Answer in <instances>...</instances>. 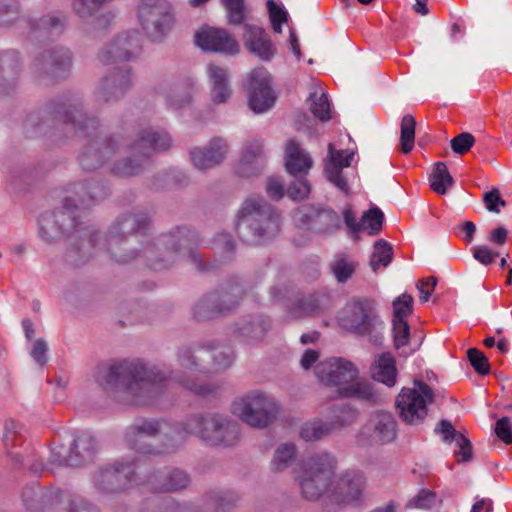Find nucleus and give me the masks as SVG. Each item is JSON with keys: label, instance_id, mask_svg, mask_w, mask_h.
Segmentation results:
<instances>
[{"label": "nucleus", "instance_id": "nucleus-17", "mask_svg": "<svg viewBox=\"0 0 512 512\" xmlns=\"http://www.w3.org/2000/svg\"><path fill=\"white\" fill-rule=\"evenodd\" d=\"M317 378L327 386L337 387L339 390L359 376V370L349 360L343 358H330L320 362L315 369Z\"/></svg>", "mask_w": 512, "mask_h": 512}, {"label": "nucleus", "instance_id": "nucleus-26", "mask_svg": "<svg viewBox=\"0 0 512 512\" xmlns=\"http://www.w3.org/2000/svg\"><path fill=\"white\" fill-rule=\"evenodd\" d=\"M354 155L353 151L335 150L332 143L328 145V156L325 159L324 173L328 181L345 194L349 193L350 187L343 174V169L351 165Z\"/></svg>", "mask_w": 512, "mask_h": 512}, {"label": "nucleus", "instance_id": "nucleus-6", "mask_svg": "<svg viewBox=\"0 0 512 512\" xmlns=\"http://www.w3.org/2000/svg\"><path fill=\"white\" fill-rule=\"evenodd\" d=\"M150 228V218L143 211L132 212L119 216L110 228L108 235L102 236L97 230L98 250L105 249L111 259L126 264L138 257L133 248L134 238L145 236Z\"/></svg>", "mask_w": 512, "mask_h": 512}, {"label": "nucleus", "instance_id": "nucleus-53", "mask_svg": "<svg viewBox=\"0 0 512 512\" xmlns=\"http://www.w3.org/2000/svg\"><path fill=\"white\" fill-rule=\"evenodd\" d=\"M62 496V492L60 490L56 492H50L49 494H39L34 488H29L24 490L22 493L23 502L28 510L37 511L38 508L35 504L37 499H41L42 501H49L51 504L58 502Z\"/></svg>", "mask_w": 512, "mask_h": 512}, {"label": "nucleus", "instance_id": "nucleus-42", "mask_svg": "<svg viewBox=\"0 0 512 512\" xmlns=\"http://www.w3.org/2000/svg\"><path fill=\"white\" fill-rule=\"evenodd\" d=\"M358 411L346 404H335L329 408L328 423L332 431L351 425L357 418Z\"/></svg>", "mask_w": 512, "mask_h": 512}, {"label": "nucleus", "instance_id": "nucleus-28", "mask_svg": "<svg viewBox=\"0 0 512 512\" xmlns=\"http://www.w3.org/2000/svg\"><path fill=\"white\" fill-rule=\"evenodd\" d=\"M35 67L39 73L51 74L54 77H65L71 66L70 51L64 47L45 50L35 59Z\"/></svg>", "mask_w": 512, "mask_h": 512}, {"label": "nucleus", "instance_id": "nucleus-51", "mask_svg": "<svg viewBox=\"0 0 512 512\" xmlns=\"http://www.w3.org/2000/svg\"><path fill=\"white\" fill-rule=\"evenodd\" d=\"M393 257V250L391 245L385 240L381 239L375 242L374 251L370 259V266L374 272L377 271L380 265L386 267L390 264Z\"/></svg>", "mask_w": 512, "mask_h": 512}, {"label": "nucleus", "instance_id": "nucleus-40", "mask_svg": "<svg viewBox=\"0 0 512 512\" xmlns=\"http://www.w3.org/2000/svg\"><path fill=\"white\" fill-rule=\"evenodd\" d=\"M339 396L355 398L373 404L379 400V395L373 384L368 380L359 379V377L350 382L349 385L344 386L342 390H339Z\"/></svg>", "mask_w": 512, "mask_h": 512}, {"label": "nucleus", "instance_id": "nucleus-58", "mask_svg": "<svg viewBox=\"0 0 512 512\" xmlns=\"http://www.w3.org/2000/svg\"><path fill=\"white\" fill-rule=\"evenodd\" d=\"M467 357L470 361V364L479 375H487L490 372L488 358L479 349H468Z\"/></svg>", "mask_w": 512, "mask_h": 512}, {"label": "nucleus", "instance_id": "nucleus-15", "mask_svg": "<svg viewBox=\"0 0 512 512\" xmlns=\"http://www.w3.org/2000/svg\"><path fill=\"white\" fill-rule=\"evenodd\" d=\"M145 471L146 469L143 465L135 462H116L99 470L95 475V486L98 491L104 494H119L131 483L140 485V475H143Z\"/></svg>", "mask_w": 512, "mask_h": 512}, {"label": "nucleus", "instance_id": "nucleus-44", "mask_svg": "<svg viewBox=\"0 0 512 512\" xmlns=\"http://www.w3.org/2000/svg\"><path fill=\"white\" fill-rule=\"evenodd\" d=\"M297 449L292 443H283L279 445L270 463L273 472L279 473L286 470L296 459Z\"/></svg>", "mask_w": 512, "mask_h": 512}, {"label": "nucleus", "instance_id": "nucleus-21", "mask_svg": "<svg viewBox=\"0 0 512 512\" xmlns=\"http://www.w3.org/2000/svg\"><path fill=\"white\" fill-rule=\"evenodd\" d=\"M297 215L301 226L317 234L330 235L341 228L339 214L330 208L308 207Z\"/></svg>", "mask_w": 512, "mask_h": 512}, {"label": "nucleus", "instance_id": "nucleus-13", "mask_svg": "<svg viewBox=\"0 0 512 512\" xmlns=\"http://www.w3.org/2000/svg\"><path fill=\"white\" fill-rule=\"evenodd\" d=\"M140 24L153 41H161L171 31L175 16L167 0H141L138 7Z\"/></svg>", "mask_w": 512, "mask_h": 512}, {"label": "nucleus", "instance_id": "nucleus-37", "mask_svg": "<svg viewBox=\"0 0 512 512\" xmlns=\"http://www.w3.org/2000/svg\"><path fill=\"white\" fill-rule=\"evenodd\" d=\"M207 72L212 84V100L215 103H225L231 96V89L228 86L227 70L215 64H210Z\"/></svg>", "mask_w": 512, "mask_h": 512}, {"label": "nucleus", "instance_id": "nucleus-30", "mask_svg": "<svg viewBox=\"0 0 512 512\" xmlns=\"http://www.w3.org/2000/svg\"><path fill=\"white\" fill-rule=\"evenodd\" d=\"M27 23L29 36L33 39H47L60 35L66 27L65 15H46L41 18H28Z\"/></svg>", "mask_w": 512, "mask_h": 512}, {"label": "nucleus", "instance_id": "nucleus-25", "mask_svg": "<svg viewBox=\"0 0 512 512\" xmlns=\"http://www.w3.org/2000/svg\"><path fill=\"white\" fill-rule=\"evenodd\" d=\"M362 434L372 445H384L393 442L397 436V422L392 413L374 412L362 430Z\"/></svg>", "mask_w": 512, "mask_h": 512}, {"label": "nucleus", "instance_id": "nucleus-36", "mask_svg": "<svg viewBox=\"0 0 512 512\" xmlns=\"http://www.w3.org/2000/svg\"><path fill=\"white\" fill-rule=\"evenodd\" d=\"M126 440L130 449L143 455H156L162 453H171L175 451L174 444H157L151 438L132 435V427L129 426L126 431Z\"/></svg>", "mask_w": 512, "mask_h": 512}, {"label": "nucleus", "instance_id": "nucleus-10", "mask_svg": "<svg viewBox=\"0 0 512 512\" xmlns=\"http://www.w3.org/2000/svg\"><path fill=\"white\" fill-rule=\"evenodd\" d=\"M183 438L195 434L211 445L232 446L239 439L238 424L220 414H197L180 424Z\"/></svg>", "mask_w": 512, "mask_h": 512}, {"label": "nucleus", "instance_id": "nucleus-59", "mask_svg": "<svg viewBox=\"0 0 512 512\" xmlns=\"http://www.w3.org/2000/svg\"><path fill=\"white\" fill-rule=\"evenodd\" d=\"M310 189L308 181L303 176H299L288 186L287 194L295 201L304 200L310 194Z\"/></svg>", "mask_w": 512, "mask_h": 512}, {"label": "nucleus", "instance_id": "nucleus-4", "mask_svg": "<svg viewBox=\"0 0 512 512\" xmlns=\"http://www.w3.org/2000/svg\"><path fill=\"white\" fill-rule=\"evenodd\" d=\"M337 460L328 452H319L301 461L296 481L302 496L316 501L325 496L336 504H358L362 501L366 487V478L361 471L346 470L332 476Z\"/></svg>", "mask_w": 512, "mask_h": 512}, {"label": "nucleus", "instance_id": "nucleus-46", "mask_svg": "<svg viewBox=\"0 0 512 512\" xmlns=\"http://www.w3.org/2000/svg\"><path fill=\"white\" fill-rule=\"evenodd\" d=\"M328 421L315 419L303 424L300 430V437L305 441H317L332 433Z\"/></svg>", "mask_w": 512, "mask_h": 512}, {"label": "nucleus", "instance_id": "nucleus-43", "mask_svg": "<svg viewBox=\"0 0 512 512\" xmlns=\"http://www.w3.org/2000/svg\"><path fill=\"white\" fill-rule=\"evenodd\" d=\"M429 181L431 189L439 195L446 194L447 190L454 184V179L444 162L434 164Z\"/></svg>", "mask_w": 512, "mask_h": 512}, {"label": "nucleus", "instance_id": "nucleus-8", "mask_svg": "<svg viewBox=\"0 0 512 512\" xmlns=\"http://www.w3.org/2000/svg\"><path fill=\"white\" fill-rule=\"evenodd\" d=\"M342 327L361 336H366L375 345H381L385 324L377 311L376 301L368 298H352L341 312Z\"/></svg>", "mask_w": 512, "mask_h": 512}, {"label": "nucleus", "instance_id": "nucleus-64", "mask_svg": "<svg viewBox=\"0 0 512 512\" xmlns=\"http://www.w3.org/2000/svg\"><path fill=\"white\" fill-rule=\"evenodd\" d=\"M68 512H100L99 509L88 503L83 497L75 496L68 502Z\"/></svg>", "mask_w": 512, "mask_h": 512}, {"label": "nucleus", "instance_id": "nucleus-12", "mask_svg": "<svg viewBox=\"0 0 512 512\" xmlns=\"http://www.w3.org/2000/svg\"><path fill=\"white\" fill-rule=\"evenodd\" d=\"M434 399V391L428 384L414 380V387H404L396 398L400 418L409 425L421 424L428 414L427 405Z\"/></svg>", "mask_w": 512, "mask_h": 512}, {"label": "nucleus", "instance_id": "nucleus-60", "mask_svg": "<svg viewBox=\"0 0 512 512\" xmlns=\"http://www.w3.org/2000/svg\"><path fill=\"white\" fill-rule=\"evenodd\" d=\"M393 338L396 349H400L409 343L410 327L407 321H392Z\"/></svg>", "mask_w": 512, "mask_h": 512}, {"label": "nucleus", "instance_id": "nucleus-38", "mask_svg": "<svg viewBox=\"0 0 512 512\" xmlns=\"http://www.w3.org/2000/svg\"><path fill=\"white\" fill-rule=\"evenodd\" d=\"M212 296L216 304H226L229 300H234L230 307L225 309V314L233 311L239 305L245 291L242 283L238 279H230L221 286L212 291Z\"/></svg>", "mask_w": 512, "mask_h": 512}, {"label": "nucleus", "instance_id": "nucleus-9", "mask_svg": "<svg viewBox=\"0 0 512 512\" xmlns=\"http://www.w3.org/2000/svg\"><path fill=\"white\" fill-rule=\"evenodd\" d=\"M239 500L232 490L211 489L201 500V504H180L172 498L153 497L142 505L143 512H228Z\"/></svg>", "mask_w": 512, "mask_h": 512}, {"label": "nucleus", "instance_id": "nucleus-3", "mask_svg": "<svg viewBox=\"0 0 512 512\" xmlns=\"http://www.w3.org/2000/svg\"><path fill=\"white\" fill-rule=\"evenodd\" d=\"M70 195L63 206L52 212L64 234H68L64 262L74 268L85 265L95 254L98 243L97 230L79 221L80 210H86L104 200L109 188L94 179L70 186Z\"/></svg>", "mask_w": 512, "mask_h": 512}, {"label": "nucleus", "instance_id": "nucleus-54", "mask_svg": "<svg viewBox=\"0 0 512 512\" xmlns=\"http://www.w3.org/2000/svg\"><path fill=\"white\" fill-rule=\"evenodd\" d=\"M392 305V321H407L408 316L413 311V297L407 293H403L393 301Z\"/></svg>", "mask_w": 512, "mask_h": 512}, {"label": "nucleus", "instance_id": "nucleus-50", "mask_svg": "<svg viewBox=\"0 0 512 512\" xmlns=\"http://www.w3.org/2000/svg\"><path fill=\"white\" fill-rule=\"evenodd\" d=\"M357 263L346 256L337 257L330 263V270L339 283H346L355 273Z\"/></svg>", "mask_w": 512, "mask_h": 512}, {"label": "nucleus", "instance_id": "nucleus-56", "mask_svg": "<svg viewBox=\"0 0 512 512\" xmlns=\"http://www.w3.org/2000/svg\"><path fill=\"white\" fill-rule=\"evenodd\" d=\"M213 248L224 254L225 261H230L235 250V243L229 233L222 232L213 239Z\"/></svg>", "mask_w": 512, "mask_h": 512}, {"label": "nucleus", "instance_id": "nucleus-14", "mask_svg": "<svg viewBox=\"0 0 512 512\" xmlns=\"http://www.w3.org/2000/svg\"><path fill=\"white\" fill-rule=\"evenodd\" d=\"M50 462L58 466H82L93 460L96 453V440L88 431L77 433L69 446L53 442Z\"/></svg>", "mask_w": 512, "mask_h": 512}, {"label": "nucleus", "instance_id": "nucleus-1", "mask_svg": "<svg viewBox=\"0 0 512 512\" xmlns=\"http://www.w3.org/2000/svg\"><path fill=\"white\" fill-rule=\"evenodd\" d=\"M99 120L88 117L76 101L68 98L50 103L39 114H30L26 128H35L36 134H48L51 129H62L67 135L88 138L79 154V163L86 171H94L105 164L119 177L138 174L146 158L171 146V137L164 130L152 127L130 134L113 133L99 136Z\"/></svg>", "mask_w": 512, "mask_h": 512}, {"label": "nucleus", "instance_id": "nucleus-16", "mask_svg": "<svg viewBox=\"0 0 512 512\" xmlns=\"http://www.w3.org/2000/svg\"><path fill=\"white\" fill-rule=\"evenodd\" d=\"M133 85V76L128 65L110 69L101 79L94 95L97 103H113L122 98Z\"/></svg>", "mask_w": 512, "mask_h": 512}, {"label": "nucleus", "instance_id": "nucleus-11", "mask_svg": "<svg viewBox=\"0 0 512 512\" xmlns=\"http://www.w3.org/2000/svg\"><path fill=\"white\" fill-rule=\"evenodd\" d=\"M231 410L248 425L265 428L277 418L280 407L274 397L255 389L237 397L232 402Z\"/></svg>", "mask_w": 512, "mask_h": 512}, {"label": "nucleus", "instance_id": "nucleus-61", "mask_svg": "<svg viewBox=\"0 0 512 512\" xmlns=\"http://www.w3.org/2000/svg\"><path fill=\"white\" fill-rule=\"evenodd\" d=\"M474 142L475 138L472 134L462 132L450 141V145L454 153L464 155L472 148Z\"/></svg>", "mask_w": 512, "mask_h": 512}, {"label": "nucleus", "instance_id": "nucleus-19", "mask_svg": "<svg viewBox=\"0 0 512 512\" xmlns=\"http://www.w3.org/2000/svg\"><path fill=\"white\" fill-rule=\"evenodd\" d=\"M249 106L255 113L269 110L276 96L271 88L270 75L264 68L252 70L248 77Z\"/></svg>", "mask_w": 512, "mask_h": 512}, {"label": "nucleus", "instance_id": "nucleus-31", "mask_svg": "<svg viewBox=\"0 0 512 512\" xmlns=\"http://www.w3.org/2000/svg\"><path fill=\"white\" fill-rule=\"evenodd\" d=\"M270 328V322L262 315H253L236 323L233 335L248 344L262 340Z\"/></svg>", "mask_w": 512, "mask_h": 512}, {"label": "nucleus", "instance_id": "nucleus-62", "mask_svg": "<svg viewBox=\"0 0 512 512\" xmlns=\"http://www.w3.org/2000/svg\"><path fill=\"white\" fill-rule=\"evenodd\" d=\"M494 432L506 445L512 444V420L509 417L500 418L495 424Z\"/></svg>", "mask_w": 512, "mask_h": 512}, {"label": "nucleus", "instance_id": "nucleus-52", "mask_svg": "<svg viewBox=\"0 0 512 512\" xmlns=\"http://www.w3.org/2000/svg\"><path fill=\"white\" fill-rule=\"evenodd\" d=\"M310 111L322 122H326L331 118L330 102L326 94L317 92L311 93L309 97Z\"/></svg>", "mask_w": 512, "mask_h": 512}, {"label": "nucleus", "instance_id": "nucleus-22", "mask_svg": "<svg viewBox=\"0 0 512 512\" xmlns=\"http://www.w3.org/2000/svg\"><path fill=\"white\" fill-rule=\"evenodd\" d=\"M132 435L142 437V435L152 440L161 442V444H174L175 449L183 441L180 424L170 426L168 423L159 420L143 419L131 425Z\"/></svg>", "mask_w": 512, "mask_h": 512}, {"label": "nucleus", "instance_id": "nucleus-5", "mask_svg": "<svg viewBox=\"0 0 512 512\" xmlns=\"http://www.w3.org/2000/svg\"><path fill=\"white\" fill-rule=\"evenodd\" d=\"M198 233L187 227H177L169 233L147 243L142 251L146 265L155 271L168 269L181 262H191L201 272L212 271L218 267L215 261L205 262L198 251Z\"/></svg>", "mask_w": 512, "mask_h": 512}, {"label": "nucleus", "instance_id": "nucleus-49", "mask_svg": "<svg viewBox=\"0 0 512 512\" xmlns=\"http://www.w3.org/2000/svg\"><path fill=\"white\" fill-rule=\"evenodd\" d=\"M39 234L40 237L47 241L52 242L54 240L59 239L64 232L57 225V220L53 213H44L39 218Z\"/></svg>", "mask_w": 512, "mask_h": 512}, {"label": "nucleus", "instance_id": "nucleus-34", "mask_svg": "<svg viewBox=\"0 0 512 512\" xmlns=\"http://www.w3.org/2000/svg\"><path fill=\"white\" fill-rule=\"evenodd\" d=\"M312 158L305 153L295 140H289L286 145L285 166L287 171L297 177L305 176L312 167Z\"/></svg>", "mask_w": 512, "mask_h": 512}, {"label": "nucleus", "instance_id": "nucleus-29", "mask_svg": "<svg viewBox=\"0 0 512 512\" xmlns=\"http://www.w3.org/2000/svg\"><path fill=\"white\" fill-rule=\"evenodd\" d=\"M243 41L247 50L263 61H270L276 53L268 33L257 25H244Z\"/></svg>", "mask_w": 512, "mask_h": 512}, {"label": "nucleus", "instance_id": "nucleus-18", "mask_svg": "<svg viewBox=\"0 0 512 512\" xmlns=\"http://www.w3.org/2000/svg\"><path fill=\"white\" fill-rule=\"evenodd\" d=\"M189 483L188 473L178 467H164L148 475H143L139 480L140 485H144L156 493L178 492L186 489Z\"/></svg>", "mask_w": 512, "mask_h": 512}, {"label": "nucleus", "instance_id": "nucleus-45", "mask_svg": "<svg viewBox=\"0 0 512 512\" xmlns=\"http://www.w3.org/2000/svg\"><path fill=\"white\" fill-rule=\"evenodd\" d=\"M320 301L316 294L302 295L293 301L289 307L290 313L301 318L317 313L319 311Z\"/></svg>", "mask_w": 512, "mask_h": 512}, {"label": "nucleus", "instance_id": "nucleus-47", "mask_svg": "<svg viewBox=\"0 0 512 512\" xmlns=\"http://www.w3.org/2000/svg\"><path fill=\"white\" fill-rule=\"evenodd\" d=\"M416 120L410 115L403 116L400 127V150L404 154L412 151L415 142Z\"/></svg>", "mask_w": 512, "mask_h": 512}, {"label": "nucleus", "instance_id": "nucleus-41", "mask_svg": "<svg viewBox=\"0 0 512 512\" xmlns=\"http://www.w3.org/2000/svg\"><path fill=\"white\" fill-rule=\"evenodd\" d=\"M212 293L204 295L193 307V318L197 321H206L213 319L219 315L225 314V309L230 307L234 300L227 301L226 304H216Z\"/></svg>", "mask_w": 512, "mask_h": 512}, {"label": "nucleus", "instance_id": "nucleus-35", "mask_svg": "<svg viewBox=\"0 0 512 512\" xmlns=\"http://www.w3.org/2000/svg\"><path fill=\"white\" fill-rule=\"evenodd\" d=\"M25 441L24 427L19 422L8 420L4 425L3 445L6 453L11 456L12 460L17 464H21L23 459L18 451H14L20 447Z\"/></svg>", "mask_w": 512, "mask_h": 512}, {"label": "nucleus", "instance_id": "nucleus-63", "mask_svg": "<svg viewBox=\"0 0 512 512\" xmlns=\"http://www.w3.org/2000/svg\"><path fill=\"white\" fill-rule=\"evenodd\" d=\"M436 501V494L430 490L422 489L408 504L409 507L420 509L431 508Z\"/></svg>", "mask_w": 512, "mask_h": 512}, {"label": "nucleus", "instance_id": "nucleus-20", "mask_svg": "<svg viewBox=\"0 0 512 512\" xmlns=\"http://www.w3.org/2000/svg\"><path fill=\"white\" fill-rule=\"evenodd\" d=\"M195 44L204 51L236 55L240 51L237 40L225 29L202 27L195 34Z\"/></svg>", "mask_w": 512, "mask_h": 512}, {"label": "nucleus", "instance_id": "nucleus-39", "mask_svg": "<svg viewBox=\"0 0 512 512\" xmlns=\"http://www.w3.org/2000/svg\"><path fill=\"white\" fill-rule=\"evenodd\" d=\"M372 374L374 380L385 384L388 387H393L396 384L397 369L394 357L386 352L382 353L375 360Z\"/></svg>", "mask_w": 512, "mask_h": 512}, {"label": "nucleus", "instance_id": "nucleus-48", "mask_svg": "<svg viewBox=\"0 0 512 512\" xmlns=\"http://www.w3.org/2000/svg\"><path fill=\"white\" fill-rule=\"evenodd\" d=\"M384 214L378 207H373L364 212L360 219V231H365L371 236L378 235L382 230Z\"/></svg>", "mask_w": 512, "mask_h": 512}, {"label": "nucleus", "instance_id": "nucleus-23", "mask_svg": "<svg viewBox=\"0 0 512 512\" xmlns=\"http://www.w3.org/2000/svg\"><path fill=\"white\" fill-rule=\"evenodd\" d=\"M156 91L166 98L167 107L178 110L189 105L195 91V82L191 77L163 79L156 86Z\"/></svg>", "mask_w": 512, "mask_h": 512}, {"label": "nucleus", "instance_id": "nucleus-33", "mask_svg": "<svg viewBox=\"0 0 512 512\" xmlns=\"http://www.w3.org/2000/svg\"><path fill=\"white\" fill-rule=\"evenodd\" d=\"M19 68L18 52L11 50L0 56V96L9 95L15 89Z\"/></svg>", "mask_w": 512, "mask_h": 512}, {"label": "nucleus", "instance_id": "nucleus-2", "mask_svg": "<svg viewBox=\"0 0 512 512\" xmlns=\"http://www.w3.org/2000/svg\"><path fill=\"white\" fill-rule=\"evenodd\" d=\"M177 357L181 369L174 376H167L158 367L148 366L140 360H121L111 365H99L95 378L101 386L121 387L134 405L155 404L163 389L172 381L203 397H214L221 391L222 385L219 383L200 381L198 375L210 372L199 363L203 357L195 355L188 347L179 349Z\"/></svg>", "mask_w": 512, "mask_h": 512}, {"label": "nucleus", "instance_id": "nucleus-27", "mask_svg": "<svg viewBox=\"0 0 512 512\" xmlns=\"http://www.w3.org/2000/svg\"><path fill=\"white\" fill-rule=\"evenodd\" d=\"M228 143L221 137H213L205 147H194L190 150V159L199 170L211 169L220 165L227 156Z\"/></svg>", "mask_w": 512, "mask_h": 512}, {"label": "nucleus", "instance_id": "nucleus-7", "mask_svg": "<svg viewBox=\"0 0 512 512\" xmlns=\"http://www.w3.org/2000/svg\"><path fill=\"white\" fill-rule=\"evenodd\" d=\"M281 228L279 210L263 198H248L237 214L236 231L247 244H261L275 237Z\"/></svg>", "mask_w": 512, "mask_h": 512}, {"label": "nucleus", "instance_id": "nucleus-57", "mask_svg": "<svg viewBox=\"0 0 512 512\" xmlns=\"http://www.w3.org/2000/svg\"><path fill=\"white\" fill-rule=\"evenodd\" d=\"M202 353L213 358V370L215 371L229 368L234 360V353L230 348L216 350L212 355L208 351H203Z\"/></svg>", "mask_w": 512, "mask_h": 512}, {"label": "nucleus", "instance_id": "nucleus-24", "mask_svg": "<svg viewBox=\"0 0 512 512\" xmlns=\"http://www.w3.org/2000/svg\"><path fill=\"white\" fill-rule=\"evenodd\" d=\"M140 50L139 34L136 31L118 35L105 45L98 54V59L104 64L130 60Z\"/></svg>", "mask_w": 512, "mask_h": 512}, {"label": "nucleus", "instance_id": "nucleus-55", "mask_svg": "<svg viewBox=\"0 0 512 512\" xmlns=\"http://www.w3.org/2000/svg\"><path fill=\"white\" fill-rule=\"evenodd\" d=\"M228 14V22L240 25L245 20L244 0H221Z\"/></svg>", "mask_w": 512, "mask_h": 512}, {"label": "nucleus", "instance_id": "nucleus-32", "mask_svg": "<svg viewBox=\"0 0 512 512\" xmlns=\"http://www.w3.org/2000/svg\"><path fill=\"white\" fill-rule=\"evenodd\" d=\"M263 144L259 140L248 141L243 148L237 173L241 177H251L260 173L263 168Z\"/></svg>", "mask_w": 512, "mask_h": 512}]
</instances>
